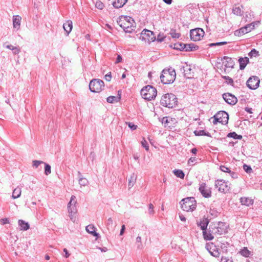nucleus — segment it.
<instances>
[{"instance_id":"nucleus-29","label":"nucleus","mask_w":262,"mask_h":262,"mask_svg":"<svg viewBox=\"0 0 262 262\" xmlns=\"http://www.w3.org/2000/svg\"><path fill=\"white\" fill-rule=\"evenodd\" d=\"M224 59L225 60V62H226L225 66L226 67H229V68L233 67L234 62L231 58L229 57L228 56H224Z\"/></svg>"},{"instance_id":"nucleus-32","label":"nucleus","mask_w":262,"mask_h":262,"mask_svg":"<svg viewBox=\"0 0 262 262\" xmlns=\"http://www.w3.org/2000/svg\"><path fill=\"white\" fill-rule=\"evenodd\" d=\"M248 33L247 30V28L245 27L240 28L239 30L235 31V35L237 36H241Z\"/></svg>"},{"instance_id":"nucleus-13","label":"nucleus","mask_w":262,"mask_h":262,"mask_svg":"<svg viewBox=\"0 0 262 262\" xmlns=\"http://www.w3.org/2000/svg\"><path fill=\"white\" fill-rule=\"evenodd\" d=\"M217 120H219L220 123L222 124H226L228 123L229 120V115L225 111H220L216 114Z\"/></svg>"},{"instance_id":"nucleus-42","label":"nucleus","mask_w":262,"mask_h":262,"mask_svg":"<svg viewBox=\"0 0 262 262\" xmlns=\"http://www.w3.org/2000/svg\"><path fill=\"white\" fill-rule=\"evenodd\" d=\"M113 221L111 217L108 219L107 221V228L108 230L113 229Z\"/></svg>"},{"instance_id":"nucleus-18","label":"nucleus","mask_w":262,"mask_h":262,"mask_svg":"<svg viewBox=\"0 0 262 262\" xmlns=\"http://www.w3.org/2000/svg\"><path fill=\"white\" fill-rule=\"evenodd\" d=\"M209 221L206 218H203L199 223H198V226L201 227L203 231L206 230Z\"/></svg>"},{"instance_id":"nucleus-12","label":"nucleus","mask_w":262,"mask_h":262,"mask_svg":"<svg viewBox=\"0 0 262 262\" xmlns=\"http://www.w3.org/2000/svg\"><path fill=\"white\" fill-rule=\"evenodd\" d=\"M259 82L260 80L258 77L252 76L248 79L246 84L250 89L255 90L259 86Z\"/></svg>"},{"instance_id":"nucleus-21","label":"nucleus","mask_w":262,"mask_h":262,"mask_svg":"<svg viewBox=\"0 0 262 262\" xmlns=\"http://www.w3.org/2000/svg\"><path fill=\"white\" fill-rule=\"evenodd\" d=\"M21 17L19 15L14 16L13 17V25L15 28L18 29L20 27Z\"/></svg>"},{"instance_id":"nucleus-62","label":"nucleus","mask_w":262,"mask_h":262,"mask_svg":"<svg viewBox=\"0 0 262 262\" xmlns=\"http://www.w3.org/2000/svg\"><path fill=\"white\" fill-rule=\"evenodd\" d=\"M149 211L150 214H152L154 213V206L151 204H149Z\"/></svg>"},{"instance_id":"nucleus-60","label":"nucleus","mask_w":262,"mask_h":262,"mask_svg":"<svg viewBox=\"0 0 262 262\" xmlns=\"http://www.w3.org/2000/svg\"><path fill=\"white\" fill-rule=\"evenodd\" d=\"M122 57L120 55H118L115 63H119L122 61Z\"/></svg>"},{"instance_id":"nucleus-28","label":"nucleus","mask_w":262,"mask_h":262,"mask_svg":"<svg viewBox=\"0 0 262 262\" xmlns=\"http://www.w3.org/2000/svg\"><path fill=\"white\" fill-rule=\"evenodd\" d=\"M78 177H79V184L81 186H85L88 185L89 182L88 180L85 178H82L81 177V173L80 172H78Z\"/></svg>"},{"instance_id":"nucleus-55","label":"nucleus","mask_w":262,"mask_h":262,"mask_svg":"<svg viewBox=\"0 0 262 262\" xmlns=\"http://www.w3.org/2000/svg\"><path fill=\"white\" fill-rule=\"evenodd\" d=\"M104 78L107 81H110L112 79L111 72H109L105 75Z\"/></svg>"},{"instance_id":"nucleus-19","label":"nucleus","mask_w":262,"mask_h":262,"mask_svg":"<svg viewBox=\"0 0 262 262\" xmlns=\"http://www.w3.org/2000/svg\"><path fill=\"white\" fill-rule=\"evenodd\" d=\"M95 229V227L92 225H89L85 228V230L88 233H90L94 236L98 237L99 234L96 232Z\"/></svg>"},{"instance_id":"nucleus-10","label":"nucleus","mask_w":262,"mask_h":262,"mask_svg":"<svg viewBox=\"0 0 262 262\" xmlns=\"http://www.w3.org/2000/svg\"><path fill=\"white\" fill-rule=\"evenodd\" d=\"M215 186L218 190L221 192L226 193L229 191L230 187L227 184V182L223 180H217L215 181Z\"/></svg>"},{"instance_id":"nucleus-15","label":"nucleus","mask_w":262,"mask_h":262,"mask_svg":"<svg viewBox=\"0 0 262 262\" xmlns=\"http://www.w3.org/2000/svg\"><path fill=\"white\" fill-rule=\"evenodd\" d=\"M76 197L74 195H72L70 201L68 204V212H74L76 210L75 208V204L76 203V201L75 200Z\"/></svg>"},{"instance_id":"nucleus-26","label":"nucleus","mask_w":262,"mask_h":262,"mask_svg":"<svg viewBox=\"0 0 262 262\" xmlns=\"http://www.w3.org/2000/svg\"><path fill=\"white\" fill-rule=\"evenodd\" d=\"M213 234V233H212V232L210 231V230L208 232L206 230L203 231V235L205 240L210 241L213 239L214 238Z\"/></svg>"},{"instance_id":"nucleus-37","label":"nucleus","mask_w":262,"mask_h":262,"mask_svg":"<svg viewBox=\"0 0 262 262\" xmlns=\"http://www.w3.org/2000/svg\"><path fill=\"white\" fill-rule=\"evenodd\" d=\"M232 12L234 14L239 16L242 15L243 13V12L242 11L239 7H235L233 8L232 10Z\"/></svg>"},{"instance_id":"nucleus-33","label":"nucleus","mask_w":262,"mask_h":262,"mask_svg":"<svg viewBox=\"0 0 262 262\" xmlns=\"http://www.w3.org/2000/svg\"><path fill=\"white\" fill-rule=\"evenodd\" d=\"M194 133L195 136H206L210 137V134L209 132H205L204 130H195Z\"/></svg>"},{"instance_id":"nucleus-24","label":"nucleus","mask_w":262,"mask_h":262,"mask_svg":"<svg viewBox=\"0 0 262 262\" xmlns=\"http://www.w3.org/2000/svg\"><path fill=\"white\" fill-rule=\"evenodd\" d=\"M18 225L20 227V230L26 231L29 228V225L28 223L23 220H19L18 222Z\"/></svg>"},{"instance_id":"nucleus-53","label":"nucleus","mask_w":262,"mask_h":262,"mask_svg":"<svg viewBox=\"0 0 262 262\" xmlns=\"http://www.w3.org/2000/svg\"><path fill=\"white\" fill-rule=\"evenodd\" d=\"M165 37L163 35L159 34L157 36V40L159 42H162L164 40Z\"/></svg>"},{"instance_id":"nucleus-43","label":"nucleus","mask_w":262,"mask_h":262,"mask_svg":"<svg viewBox=\"0 0 262 262\" xmlns=\"http://www.w3.org/2000/svg\"><path fill=\"white\" fill-rule=\"evenodd\" d=\"M243 169L248 173H251L253 172V170L250 166L245 164L243 165Z\"/></svg>"},{"instance_id":"nucleus-17","label":"nucleus","mask_w":262,"mask_h":262,"mask_svg":"<svg viewBox=\"0 0 262 262\" xmlns=\"http://www.w3.org/2000/svg\"><path fill=\"white\" fill-rule=\"evenodd\" d=\"M72 21L71 20H68L66 23L63 24V28L67 35H69L72 31Z\"/></svg>"},{"instance_id":"nucleus-56","label":"nucleus","mask_w":262,"mask_h":262,"mask_svg":"<svg viewBox=\"0 0 262 262\" xmlns=\"http://www.w3.org/2000/svg\"><path fill=\"white\" fill-rule=\"evenodd\" d=\"M0 222H1V224L5 225L6 224H9V221L8 218H4V219H1Z\"/></svg>"},{"instance_id":"nucleus-51","label":"nucleus","mask_w":262,"mask_h":262,"mask_svg":"<svg viewBox=\"0 0 262 262\" xmlns=\"http://www.w3.org/2000/svg\"><path fill=\"white\" fill-rule=\"evenodd\" d=\"M41 163H44L41 161L34 160L33 161V166L37 168Z\"/></svg>"},{"instance_id":"nucleus-16","label":"nucleus","mask_w":262,"mask_h":262,"mask_svg":"<svg viewBox=\"0 0 262 262\" xmlns=\"http://www.w3.org/2000/svg\"><path fill=\"white\" fill-rule=\"evenodd\" d=\"M240 202L243 205L250 206L253 204V200L249 198L242 197L240 199Z\"/></svg>"},{"instance_id":"nucleus-48","label":"nucleus","mask_w":262,"mask_h":262,"mask_svg":"<svg viewBox=\"0 0 262 262\" xmlns=\"http://www.w3.org/2000/svg\"><path fill=\"white\" fill-rule=\"evenodd\" d=\"M96 7L100 10L103 9L104 7L103 4L100 1H97L95 4Z\"/></svg>"},{"instance_id":"nucleus-11","label":"nucleus","mask_w":262,"mask_h":262,"mask_svg":"<svg viewBox=\"0 0 262 262\" xmlns=\"http://www.w3.org/2000/svg\"><path fill=\"white\" fill-rule=\"evenodd\" d=\"M199 191L201 194L205 198H209L211 196V188L208 187L206 183H202L200 184Z\"/></svg>"},{"instance_id":"nucleus-57","label":"nucleus","mask_w":262,"mask_h":262,"mask_svg":"<svg viewBox=\"0 0 262 262\" xmlns=\"http://www.w3.org/2000/svg\"><path fill=\"white\" fill-rule=\"evenodd\" d=\"M221 262H232V260L228 257H222Z\"/></svg>"},{"instance_id":"nucleus-45","label":"nucleus","mask_w":262,"mask_h":262,"mask_svg":"<svg viewBox=\"0 0 262 262\" xmlns=\"http://www.w3.org/2000/svg\"><path fill=\"white\" fill-rule=\"evenodd\" d=\"M141 144L142 146L145 148L146 151H148L149 150V146L148 143L144 138H143L141 141Z\"/></svg>"},{"instance_id":"nucleus-39","label":"nucleus","mask_w":262,"mask_h":262,"mask_svg":"<svg viewBox=\"0 0 262 262\" xmlns=\"http://www.w3.org/2000/svg\"><path fill=\"white\" fill-rule=\"evenodd\" d=\"M248 55L251 57H257L259 56V52L255 49H253L248 54Z\"/></svg>"},{"instance_id":"nucleus-64","label":"nucleus","mask_w":262,"mask_h":262,"mask_svg":"<svg viewBox=\"0 0 262 262\" xmlns=\"http://www.w3.org/2000/svg\"><path fill=\"white\" fill-rule=\"evenodd\" d=\"M63 252L65 253L64 257H66V258L69 257V256H70V253H69V252L67 250V249H66V248L63 249Z\"/></svg>"},{"instance_id":"nucleus-61","label":"nucleus","mask_w":262,"mask_h":262,"mask_svg":"<svg viewBox=\"0 0 262 262\" xmlns=\"http://www.w3.org/2000/svg\"><path fill=\"white\" fill-rule=\"evenodd\" d=\"M230 174V176L233 179H236L237 178V174L236 173L234 172H233V171H230V172L229 173Z\"/></svg>"},{"instance_id":"nucleus-5","label":"nucleus","mask_w":262,"mask_h":262,"mask_svg":"<svg viewBox=\"0 0 262 262\" xmlns=\"http://www.w3.org/2000/svg\"><path fill=\"white\" fill-rule=\"evenodd\" d=\"M181 208L185 211H192L196 208V201L193 197L183 199L181 202Z\"/></svg>"},{"instance_id":"nucleus-44","label":"nucleus","mask_w":262,"mask_h":262,"mask_svg":"<svg viewBox=\"0 0 262 262\" xmlns=\"http://www.w3.org/2000/svg\"><path fill=\"white\" fill-rule=\"evenodd\" d=\"M227 44V42L226 41H222V42H218L215 43H211L208 44L209 47H213V46H220L222 45H224Z\"/></svg>"},{"instance_id":"nucleus-54","label":"nucleus","mask_w":262,"mask_h":262,"mask_svg":"<svg viewBox=\"0 0 262 262\" xmlns=\"http://www.w3.org/2000/svg\"><path fill=\"white\" fill-rule=\"evenodd\" d=\"M128 124V127L132 129V130H135L137 129V126L135 125L134 124L131 122H128L127 123Z\"/></svg>"},{"instance_id":"nucleus-58","label":"nucleus","mask_w":262,"mask_h":262,"mask_svg":"<svg viewBox=\"0 0 262 262\" xmlns=\"http://www.w3.org/2000/svg\"><path fill=\"white\" fill-rule=\"evenodd\" d=\"M196 160V159L195 157H191L189 160H188V164L189 165H193V163L195 162Z\"/></svg>"},{"instance_id":"nucleus-52","label":"nucleus","mask_w":262,"mask_h":262,"mask_svg":"<svg viewBox=\"0 0 262 262\" xmlns=\"http://www.w3.org/2000/svg\"><path fill=\"white\" fill-rule=\"evenodd\" d=\"M161 122L165 126H166V125H167L168 123H169L168 118L167 117H163L162 119Z\"/></svg>"},{"instance_id":"nucleus-46","label":"nucleus","mask_w":262,"mask_h":262,"mask_svg":"<svg viewBox=\"0 0 262 262\" xmlns=\"http://www.w3.org/2000/svg\"><path fill=\"white\" fill-rule=\"evenodd\" d=\"M136 244L137 245V248L138 249H141L142 247V243H141V236H138L136 238Z\"/></svg>"},{"instance_id":"nucleus-7","label":"nucleus","mask_w":262,"mask_h":262,"mask_svg":"<svg viewBox=\"0 0 262 262\" xmlns=\"http://www.w3.org/2000/svg\"><path fill=\"white\" fill-rule=\"evenodd\" d=\"M104 87V82L99 79L92 80L89 84V89L92 92L99 93Z\"/></svg>"},{"instance_id":"nucleus-38","label":"nucleus","mask_w":262,"mask_h":262,"mask_svg":"<svg viewBox=\"0 0 262 262\" xmlns=\"http://www.w3.org/2000/svg\"><path fill=\"white\" fill-rule=\"evenodd\" d=\"M211 246H213V244H211ZM211 246L210 245H207L206 247L207 249L209 251V253L211 254V255L213 256L214 257H218L219 256V253L217 250H214L213 251H211L209 249V247Z\"/></svg>"},{"instance_id":"nucleus-50","label":"nucleus","mask_w":262,"mask_h":262,"mask_svg":"<svg viewBox=\"0 0 262 262\" xmlns=\"http://www.w3.org/2000/svg\"><path fill=\"white\" fill-rule=\"evenodd\" d=\"M220 169L221 171L225 172H228L229 173L230 172L231 170L229 168L225 166H220Z\"/></svg>"},{"instance_id":"nucleus-31","label":"nucleus","mask_w":262,"mask_h":262,"mask_svg":"<svg viewBox=\"0 0 262 262\" xmlns=\"http://www.w3.org/2000/svg\"><path fill=\"white\" fill-rule=\"evenodd\" d=\"M259 24V21H254L249 24L246 25L245 27L247 28L248 32H250L252 30L255 28L256 25H258Z\"/></svg>"},{"instance_id":"nucleus-47","label":"nucleus","mask_w":262,"mask_h":262,"mask_svg":"<svg viewBox=\"0 0 262 262\" xmlns=\"http://www.w3.org/2000/svg\"><path fill=\"white\" fill-rule=\"evenodd\" d=\"M223 78L226 80V82L228 84L233 85L234 82L232 78H231L229 76H224Z\"/></svg>"},{"instance_id":"nucleus-2","label":"nucleus","mask_w":262,"mask_h":262,"mask_svg":"<svg viewBox=\"0 0 262 262\" xmlns=\"http://www.w3.org/2000/svg\"><path fill=\"white\" fill-rule=\"evenodd\" d=\"M176 73L175 70L172 68L164 69L160 76L161 82L164 84H170L173 82L176 79Z\"/></svg>"},{"instance_id":"nucleus-34","label":"nucleus","mask_w":262,"mask_h":262,"mask_svg":"<svg viewBox=\"0 0 262 262\" xmlns=\"http://www.w3.org/2000/svg\"><path fill=\"white\" fill-rule=\"evenodd\" d=\"M227 137L229 138H232L234 139H239L241 140L242 139L243 137L242 135H237L235 132H231L228 133L227 135Z\"/></svg>"},{"instance_id":"nucleus-6","label":"nucleus","mask_w":262,"mask_h":262,"mask_svg":"<svg viewBox=\"0 0 262 262\" xmlns=\"http://www.w3.org/2000/svg\"><path fill=\"white\" fill-rule=\"evenodd\" d=\"M210 231L214 235H221L227 232L225 223L219 222L210 226Z\"/></svg>"},{"instance_id":"nucleus-14","label":"nucleus","mask_w":262,"mask_h":262,"mask_svg":"<svg viewBox=\"0 0 262 262\" xmlns=\"http://www.w3.org/2000/svg\"><path fill=\"white\" fill-rule=\"evenodd\" d=\"M223 98L227 103L230 105H234L237 102V98L230 93L224 94Z\"/></svg>"},{"instance_id":"nucleus-25","label":"nucleus","mask_w":262,"mask_h":262,"mask_svg":"<svg viewBox=\"0 0 262 262\" xmlns=\"http://www.w3.org/2000/svg\"><path fill=\"white\" fill-rule=\"evenodd\" d=\"M137 180V176L134 173H132L128 180V187L132 188L135 184Z\"/></svg>"},{"instance_id":"nucleus-63","label":"nucleus","mask_w":262,"mask_h":262,"mask_svg":"<svg viewBox=\"0 0 262 262\" xmlns=\"http://www.w3.org/2000/svg\"><path fill=\"white\" fill-rule=\"evenodd\" d=\"M125 229V226L124 225H123L121 226V229L120 232V235H122L123 234Z\"/></svg>"},{"instance_id":"nucleus-22","label":"nucleus","mask_w":262,"mask_h":262,"mask_svg":"<svg viewBox=\"0 0 262 262\" xmlns=\"http://www.w3.org/2000/svg\"><path fill=\"white\" fill-rule=\"evenodd\" d=\"M184 46L185 47L183 48V51L186 52L194 51L198 49V46L192 43L189 44L185 43Z\"/></svg>"},{"instance_id":"nucleus-30","label":"nucleus","mask_w":262,"mask_h":262,"mask_svg":"<svg viewBox=\"0 0 262 262\" xmlns=\"http://www.w3.org/2000/svg\"><path fill=\"white\" fill-rule=\"evenodd\" d=\"M120 100V96H111L107 98V102L110 103L117 102Z\"/></svg>"},{"instance_id":"nucleus-59","label":"nucleus","mask_w":262,"mask_h":262,"mask_svg":"<svg viewBox=\"0 0 262 262\" xmlns=\"http://www.w3.org/2000/svg\"><path fill=\"white\" fill-rule=\"evenodd\" d=\"M12 51H13V54H18L20 52V49H19V48L15 47L13 50Z\"/></svg>"},{"instance_id":"nucleus-27","label":"nucleus","mask_w":262,"mask_h":262,"mask_svg":"<svg viewBox=\"0 0 262 262\" xmlns=\"http://www.w3.org/2000/svg\"><path fill=\"white\" fill-rule=\"evenodd\" d=\"M21 193V188L17 187L14 189L13 193H12V196L14 199L18 198L20 196Z\"/></svg>"},{"instance_id":"nucleus-41","label":"nucleus","mask_w":262,"mask_h":262,"mask_svg":"<svg viewBox=\"0 0 262 262\" xmlns=\"http://www.w3.org/2000/svg\"><path fill=\"white\" fill-rule=\"evenodd\" d=\"M45 173L46 175L48 176L51 172V166L49 164L45 163Z\"/></svg>"},{"instance_id":"nucleus-1","label":"nucleus","mask_w":262,"mask_h":262,"mask_svg":"<svg viewBox=\"0 0 262 262\" xmlns=\"http://www.w3.org/2000/svg\"><path fill=\"white\" fill-rule=\"evenodd\" d=\"M117 23L126 32L130 33L135 28L134 20L128 16H121L117 20Z\"/></svg>"},{"instance_id":"nucleus-35","label":"nucleus","mask_w":262,"mask_h":262,"mask_svg":"<svg viewBox=\"0 0 262 262\" xmlns=\"http://www.w3.org/2000/svg\"><path fill=\"white\" fill-rule=\"evenodd\" d=\"M185 46V43L182 42H177L173 44V49L179 50L180 51H183V48Z\"/></svg>"},{"instance_id":"nucleus-20","label":"nucleus","mask_w":262,"mask_h":262,"mask_svg":"<svg viewBox=\"0 0 262 262\" xmlns=\"http://www.w3.org/2000/svg\"><path fill=\"white\" fill-rule=\"evenodd\" d=\"M238 61L239 63V69L241 70H243L245 68L246 65L249 62V58L247 57L244 58L241 57L238 59Z\"/></svg>"},{"instance_id":"nucleus-23","label":"nucleus","mask_w":262,"mask_h":262,"mask_svg":"<svg viewBox=\"0 0 262 262\" xmlns=\"http://www.w3.org/2000/svg\"><path fill=\"white\" fill-rule=\"evenodd\" d=\"M126 2L127 0H114L113 5L116 8H120L123 7Z\"/></svg>"},{"instance_id":"nucleus-3","label":"nucleus","mask_w":262,"mask_h":262,"mask_svg":"<svg viewBox=\"0 0 262 262\" xmlns=\"http://www.w3.org/2000/svg\"><path fill=\"white\" fill-rule=\"evenodd\" d=\"M160 103L163 106L172 108L177 105V98L174 94L167 93L162 96Z\"/></svg>"},{"instance_id":"nucleus-40","label":"nucleus","mask_w":262,"mask_h":262,"mask_svg":"<svg viewBox=\"0 0 262 262\" xmlns=\"http://www.w3.org/2000/svg\"><path fill=\"white\" fill-rule=\"evenodd\" d=\"M240 253L242 255L245 257H248L250 255V251L248 250L247 248L244 247L241 250Z\"/></svg>"},{"instance_id":"nucleus-8","label":"nucleus","mask_w":262,"mask_h":262,"mask_svg":"<svg viewBox=\"0 0 262 262\" xmlns=\"http://www.w3.org/2000/svg\"><path fill=\"white\" fill-rule=\"evenodd\" d=\"M139 39L145 42L150 43L155 41L156 36L153 32L144 29L139 36Z\"/></svg>"},{"instance_id":"nucleus-49","label":"nucleus","mask_w":262,"mask_h":262,"mask_svg":"<svg viewBox=\"0 0 262 262\" xmlns=\"http://www.w3.org/2000/svg\"><path fill=\"white\" fill-rule=\"evenodd\" d=\"M170 35L172 38H178L180 36V34L176 32L175 31H171L170 32Z\"/></svg>"},{"instance_id":"nucleus-36","label":"nucleus","mask_w":262,"mask_h":262,"mask_svg":"<svg viewBox=\"0 0 262 262\" xmlns=\"http://www.w3.org/2000/svg\"><path fill=\"white\" fill-rule=\"evenodd\" d=\"M173 173L177 177L183 179L184 178L185 174L183 171L179 169H175L173 171Z\"/></svg>"},{"instance_id":"nucleus-9","label":"nucleus","mask_w":262,"mask_h":262,"mask_svg":"<svg viewBox=\"0 0 262 262\" xmlns=\"http://www.w3.org/2000/svg\"><path fill=\"white\" fill-rule=\"evenodd\" d=\"M204 35V31L201 28H196L190 31V36L191 40L196 41L201 40Z\"/></svg>"},{"instance_id":"nucleus-4","label":"nucleus","mask_w":262,"mask_h":262,"mask_svg":"<svg viewBox=\"0 0 262 262\" xmlns=\"http://www.w3.org/2000/svg\"><path fill=\"white\" fill-rule=\"evenodd\" d=\"M157 90L151 85H146L141 90V95L145 100H151L157 96Z\"/></svg>"}]
</instances>
